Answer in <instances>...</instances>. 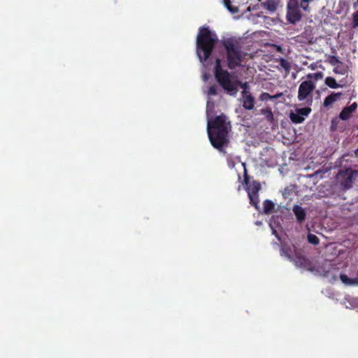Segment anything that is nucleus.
I'll return each mask as SVG.
<instances>
[{
    "mask_svg": "<svg viewBox=\"0 0 358 358\" xmlns=\"http://www.w3.org/2000/svg\"><path fill=\"white\" fill-rule=\"evenodd\" d=\"M259 99L262 101H266L268 99L272 100V96L267 92H262L259 96Z\"/></svg>",
    "mask_w": 358,
    "mask_h": 358,
    "instance_id": "29",
    "label": "nucleus"
},
{
    "mask_svg": "<svg viewBox=\"0 0 358 358\" xmlns=\"http://www.w3.org/2000/svg\"><path fill=\"white\" fill-rule=\"evenodd\" d=\"M264 205V213L266 215L271 214L274 208H275V204L271 200H265L263 203Z\"/></svg>",
    "mask_w": 358,
    "mask_h": 358,
    "instance_id": "15",
    "label": "nucleus"
},
{
    "mask_svg": "<svg viewBox=\"0 0 358 358\" xmlns=\"http://www.w3.org/2000/svg\"><path fill=\"white\" fill-rule=\"evenodd\" d=\"M292 261L298 267L306 268L309 271H313L314 268L311 261L302 255L299 252H295L294 257Z\"/></svg>",
    "mask_w": 358,
    "mask_h": 358,
    "instance_id": "8",
    "label": "nucleus"
},
{
    "mask_svg": "<svg viewBox=\"0 0 358 358\" xmlns=\"http://www.w3.org/2000/svg\"><path fill=\"white\" fill-rule=\"evenodd\" d=\"M334 72L337 74L344 75L345 73V71L344 69L340 66H336L334 69Z\"/></svg>",
    "mask_w": 358,
    "mask_h": 358,
    "instance_id": "33",
    "label": "nucleus"
},
{
    "mask_svg": "<svg viewBox=\"0 0 358 358\" xmlns=\"http://www.w3.org/2000/svg\"><path fill=\"white\" fill-rule=\"evenodd\" d=\"M342 95L341 92H331V94L327 96L323 102L324 108L331 107L336 101H338Z\"/></svg>",
    "mask_w": 358,
    "mask_h": 358,
    "instance_id": "11",
    "label": "nucleus"
},
{
    "mask_svg": "<svg viewBox=\"0 0 358 358\" xmlns=\"http://www.w3.org/2000/svg\"><path fill=\"white\" fill-rule=\"evenodd\" d=\"M293 213L296 216V221L299 223L303 222L306 219V210L299 205H294L292 208Z\"/></svg>",
    "mask_w": 358,
    "mask_h": 358,
    "instance_id": "9",
    "label": "nucleus"
},
{
    "mask_svg": "<svg viewBox=\"0 0 358 358\" xmlns=\"http://www.w3.org/2000/svg\"><path fill=\"white\" fill-rule=\"evenodd\" d=\"M261 189V185L257 181H253L247 187L248 194H258Z\"/></svg>",
    "mask_w": 358,
    "mask_h": 358,
    "instance_id": "14",
    "label": "nucleus"
},
{
    "mask_svg": "<svg viewBox=\"0 0 358 358\" xmlns=\"http://www.w3.org/2000/svg\"><path fill=\"white\" fill-rule=\"evenodd\" d=\"M230 128L224 115H218L212 122H208V138L215 148L221 150L228 143V133Z\"/></svg>",
    "mask_w": 358,
    "mask_h": 358,
    "instance_id": "1",
    "label": "nucleus"
},
{
    "mask_svg": "<svg viewBox=\"0 0 358 358\" xmlns=\"http://www.w3.org/2000/svg\"><path fill=\"white\" fill-rule=\"evenodd\" d=\"M351 115L352 114L344 108L340 113L339 117L343 120H347L350 117Z\"/></svg>",
    "mask_w": 358,
    "mask_h": 358,
    "instance_id": "24",
    "label": "nucleus"
},
{
    "mask_svg": "<svg viewBox=\"0 0 358 358\" xmlns=\"http://www.w3.org/2000/svg\"><path fill=\"white\" fill-rule=\"evenodd\" d=\"M316 87L315 84L310 80L303 81L298 91V99L303 101V103L311 106L313 102V93Z\"/></svg>",
    "mask_w": 358,
    "mask_h": 358,
    "instance_id": "5",
    "label": "nucleus"
},
{
    "mask_svg": "<svg viewBox=\"0 0 358 358\" xmlns=\"http://www.w3.org/2000/svg\"><path fill=\"white\" fill-rule=\"evenodd\" d=\"M292 194V189L289 187H286L284 189V191L282 192L283 196L285 198L288 197Z\"/></svg>",
    "mask_w": 358,
    "mask_h": 358,
    "instance_id": "34",
    "label": "nucleus"
},
{
    "mask_svg": "<svg viewBox=\"0 0 358 358\" xmlns=\"http://www.w3.org/2000/svg\"><path fill=\"white\" fill-rule=\"evenodd\" d=\"M302 18V13L299 9V6L297 3L291 5L288 3L287 8V20L292 24H296L297 22L301 21Z\"/></svg>",
    "mask_w": 358,
    "mask_h": 358,
    "instance_id": "7",
    "label": "nucleus"
},
{
    "mask_svg": "<svg viewBox=\"0 0 358 358\" xmlns=\"http://www.w3.org/2000/svg\"><path fill=\"white\" fill-rule=\"evenodd\" d=\"M328 62L331 66H335L337 64L341 63L338 58L334 55L329 56Z\"/></svg>",
    "mask_w": 358,
    "mask_h": 358,
    "instance_id": "27",
    "label": "nucleus"
},
{
    "mask_svg": "<svg viewBox=\"0 0 358 358\" xmlns=\"http://www.w3.org/2000/svg\"><path fill=\"white\" fill-rule=\"evenodd\" d=\"M301 116L303 117L304 116H308L310 112H311V108L310 106H308L307 107H305V108H299L296 110Z\"/></svg>",
    "mask_w": 358,
    "mask_h": 358,
    "instance_id": "22",
    "label": "nucleus"
},
{
    "mask_svg": "<svg viewBox=\"0 0 358 358\" xmlns=\"http://www.w3.org/2000/svg\"><path fill=\"white\" fill-rule=\"evenodd\" d=\"M322 77H323V73L322 72H317L315 73H309L307 76L308 78H314L316 80L322 79Z\"/></svg>",
    "mask_w": 358,
    "mask_h": 358,
    "instance_id": "28",
    "label": "nucleus"
},
{
    "mask_svg": "<svg viewBox=\"0 0 358 358\" xmlns=\"http://www.w3.org/2000/svg\"><path fill=\"white\" fill-rule=\"evenodd\" d=\"M222 44L226 52L227 67L233 70L242 66L243 52L240 42L236 38H228L223 40Z\"/></svg>",
    "mask_w": 358,
    "mask_h": 358,
    "instance_id": "3",
    "label": "nucleus"
},
{
    "mask_svg": "<svg viewBox=\"0 0 358 358\" xmlns=\"http://www.w3.org/2000/svg\"><path fill=\"white\" fill-rule=\"evenodd\" d=\"M244 180H245V182L246 184H248V183L249 178H248V176H247V174H246V173H245V175Z\"/></svg>",
    "mask_w": 358,
    "mask_h": 358,
    "instance_id": "36",
    "label": "nucleus"
},
{
    "mask_svg": "<svg viewBox=\"0 0 358 358\" xmlns=\"http://www.w3.org/2000/svg\"><path fill=\"white\" fill-rule=\"evenodd\" d=\"M350 113H352L357 108V103L356 102L352 103L350 106L345 107Z\"/></svg>",
    "mask_w": 358,
    "mask_h": 358,
    "instance_id": "31",
    "label": "nucleus"
},
{
    "mask_svg": "<svg viewBox=\"0 0 358 358\" xmlns=\"http://www.w3.org/2000/svg\"><path fill=\"white\" fill-rule=\"evenodd\" d=\"M357 175L358 171L350 168L341 171L338 174V181L340 187L343 190L350 189Z\"/></svg>",
    "mask_w": 358,
    "mask_h": 358,
    "instance_id": "6",
    "label": "nucleus"
},
{
    "mask_svg": "<svg viewBox=\"0 0 358 358\" xmlns=\"http://www.w3.org/2000/svg\"><path fill=\"white\" fill-rule=\"evenodd\" d=\"M352 23L354 27H358V10L352 15Z\"/></svg>",
    "mask_w": 358,
    "mask_h": 358,
    "instance_id": "32",
    "label": "nucleus"
},
{
    "mask_svg": "<svg viewBox=\"0 0 358 358\" xmlns=\"http://www.w3.org/2000/svg\"><path fill=\"white\" fill-rule=\"evenodd\" d=\"M289 117L292 122L296 124L301 123L305 120L304 117L301 116L296 111V113H291Z\"/></svg>",
    "mask_w": 358,
    "mask_h": 358,
    "instance_id": "20",
    "label": "nucleus"
},
{
    "mask_svg": "<svg viewBox=\"0 0 358 358\" xmlns=\"http://www.w3.org/2000/svg\"><path fill=\"white\" fill-rule=\"evenodd\" d=\"M308 240L310 243H312L313 245H317L320 243V239L318 237L313 234H309L308 235Z\"/></svg>",
    "mask_w": 358,
    "mask_h": 358,
    "instance_id": "25",
    "label": "nucleus"
},
{
    "mask_svg": "<svg viewBox=\"0 0 358 358\" xmlns=\"http://www.w3.org/2000/svg\"><path fill=\"white\" fill-rule=\"evenodd\" d=\"M324 83L331 89H336L340 87V85L337 83L336 79L331 76L325 78Z\"/></svg>",
    "mask_w": 358,
    "mask_h": 358,
    "instance_id": "17",
    "label": "nucleus"
},
{
    "mask_svg": "<svg viewBox=\"0 0 358 358\" xmlns=\"http://www.w3.org/2000/svg\"><path fill=\"white\" fill-rule=\"evenodd\" d=\"M282 96H283V94L282 92L278 93V94H276L275 95H271L272 100L277 99H278V98H280V97H281Z\"/></svg>",
    "mask_w": 358,
    "mask_h": 358,
    "instance_id": "35",
    "label": "nucleus"
},
{
    "mask_svg": "<svg viewBox=\"0 0 358 358\" xmlns=\"http://www.w3.org/2000/svg\"><path fill=\"white\" fill-rule=\"evenodd\" d=\"M223 4L231 13L235 14L238 12V8L232 6L231 0H223Z\"/></svg>",
    "mask_w": 358,
    "mask_h": 358,
    "instance_id": "21",
    "label": "nucleus"
},
{
    "mask_svg": "<svg viewBox=\"0 0 358 358\" xmlns=\"http://www.w3.org/2000/svg\"><path fill=\"white\" fill-rule=\"evenodd\" d=\"M215 78L222 88L229 95L236 96L238 91L237 80L233 81L230 73L222 68L221 59L217 58L215 66Z\"/></svg>",
    "mask_w": 358,
    "mask_h": 358,
    "instance_id": "4",
    "label": "nucleus"
},
{
    "mask_svg": "<svg viewBox=\"0 0 358 358\" xmlns=\"http://www.w3.org/2000/svg\"><path fill=\"white\" fill-rule=\"evenodd\" d=\"M279 64L287 72L289 71V70L291 69V66H290V63L287 60H286L285 59L281 58L279 61Z\"/></svg>",
    "mask_w": 358,
    "mask_h": 358,
    "instance_id": "23",
    "label": "nucleus"
},
{
    "mask_svg": "<svg viewBox=\"0 0 358 358\" xmlns=\"http://www.w3.org/2000/svg\"><path fill=\"white\" fill-rule=\"evenodd\" d=\"M280 255L286 257L290 261H292L294 257L292 255V249L287 245H282L280 249Z\"/></svg>",
    "mask_w": 358,
    "mask_h": 358,
    "instance_id": "16",
    "label": "nucleus"
},
{
    "mask_svg": "<svg viewBox=\"0 0 358 358\" xmlns=\"http://www.w3.org/2000/svg\"><path fill=\"white\" fill-rule=\"evenodd\" d=\"M250 198V204L256 209H259V194H248Z\"/></svg>",
    "mask_w": 358,
    "mask_h": 358,
    "instance_id": "19",
    "label": "nucleus"
},
{
    "mask_svg": "<svg viewBox=\"0 0 358 358\" xmlns=\"http://www.w3.org/2000/svg\"><path fill=\"white\" fill-rule=\"evenodd\" d=\"M262 6L270 13H274L277 10L278 3L275 0H266L262 3Z\"/></svg>",
    "mask_w": 358,
    "mask_h": 358,
    "instance_id": "12",
    "label": "nucleus"
},
{
    "mask_svg": "<svg viewBox=\"0 0 358 358\" xmlns=\"http://www.w3.org/2000/svg\"><path fill=\"white\" fill-rule=\"evenodd\" d=\"M217 36L208 27H201L196 37V55L201 62H205L211 55L217 43Z\"/></svg>",
    "mask_w": 358,
    "mask_h": 358,
    "instance_id": "2",
    "label": "nucleus"
},
{
    "mask_svg": "<svg viewBox=\"0 0 358 358\" xmlns=\"http://www.w3.org/2000/svg\"><path fill=\"white\" fill-rule=\"evenodd\" d=\"M238 85L243 89V91L241 92V96L251 94L250 92V86L248 82L242 83L240 80H237V87Z\"/></svg>",
    "mask_w": 358,
    "mask_h": 358,
    "instance_id": "18",
    "label": "nucleus"
},
{
    "mask_svg": "<svg viewBox=\"0 0 358 358\" xmlns=\"http://www.w3.org/2000/svg\"><path fill=\"white\" fill-rule=\"evenodd\" d=\"M261 113L265 115L268 120L272 121L273 120V115L271 108L262 109Z\"/></svg>",
    "mask_w": 358,
    "mask_h": 358,
    "instance_id": "26",
    "label": "nucleus"
},
{
    "mask_svg": "<svg viewBox=\"0 0 358 358\" xmlns=\"http://www.w3.org/2000/svg\"><path fill=\"white\" fill-rule=\"evenodd\" d=\"M242 103L245 110H251L255 108V97L251 94L242 96Z\"/></svg>",
    "mask_w": 358,
    "mask_h": 358,
    "instance_id": "10",
    "label": "nucleus"
},
{
    "mask_svg": "<svg viewBox=\"0 0 358 358\" xmlns=\"http://www.w3.org/2000/svg\"><path fill=\"white\" fill-rule=\"evenodd\" d=\"M208 95L215 96L217 94V87L216 85H212L208 88Z\"/></svg>",
    "mask_w": 358,
    "mask_h": 358,
    "instance_id": "30",
    "label": "nucleus"
},
{
    "mask_svg": "<svg viewBox=\"0 0 358 358\" xmlns=\"http://www.w3.org/2000/svg\"><path fill=\"white\" fill-rule=\"evenodd\" d=\"M340 278L342 282L345 285H358V278H350L345 274H341Z\"/></svg>",
    "mask_w": 358,
    "mask_h": 358,
    "instance_id": "13",
    "label": "nucleus"
}]
</instances>
